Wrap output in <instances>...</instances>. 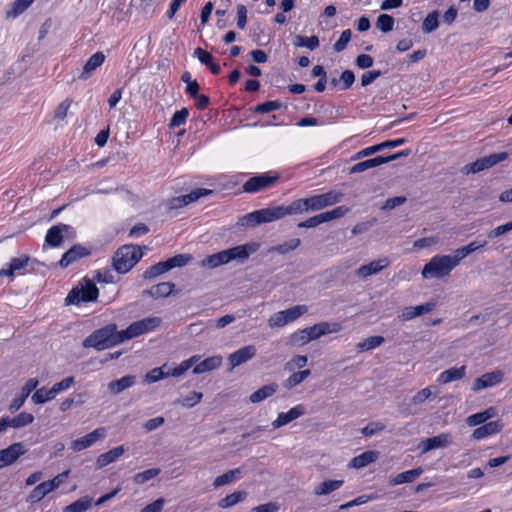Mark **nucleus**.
<instances>
[{
  "label": "nucleus",
  "mask_w": 512,
  "mask_h": 512,
  "mask_svg": "<svg viewBox=\"0 0 512 512\" xmlns=\"http://www.w3.org/2000/svg\"><path fill=\"white\" fill-rule=\"evenodd\" d=\"M325 207L323 199L319 194L309 198L295 200L289 205H279L259 209L248 213L243 219L246 221L247 225L256 226L262 223L279 220L287 215L301 214L309 210L316 211Z\"/></svg>",
  "instance_id": "nucleus-1"
},
{
  "label": "nucleus",
  "mask_w": 512,
  "mask_h": 512,
  "mask_svg": "<svg viewBox=\"0 0 512 512\" xmlns=\"http://www.w3.org/2000/svg\"><path fill=\"white\" fill-rule=\"evenodd\" d=\"M460 264L454 252L450 255L437 254L423 267L421 275L424 279H443Z\"/></svg>",
  "instance_id": "nucleus-2"
},
{
  "label": "nucleus",
  "mask_w": 512,
  "mask_h": 512,
  "mask_svg": "<svg viewBox=\"0 0 512 512\" xmlns=\"http://www.w3.org/2000/svg\"><path fill=\"white\" fill-rule=\"evenodd\" d=\"M123 343L120 331H117L116 324H108L97 329L83 341L84 347H92L97 350H104Z\"/></svg>",
  "instance_id": "nucleus-3"
},
{
  "label": "nucleus",
  "mask_w": 512,
  "mask_h": 512,
  "mask_svg": "<svg viewBox=\"0 0 512 512\" xmlns=\"http://www.w3.org/2000/svg\"><path fill=\"white\" fill-rule=\"evenodd\" d=\"M142 248L138 245H123L113 256V267L121 274L129 272L143 257Z\"/></svg>",
  "instance_id": "nucleus-4"
},
{
  "label": "nucleus",
  "mask_w": 512,
  "mask_h": 512,
  "mask_svg": "<svg viewBox=\"0 0 512 512\" xmlns=\"http://www.w3.org/2000/svg\"><path fill=\"white\" fill-rule=\"evenodd\" d=\"M99 291L96 285L89 279L74 287L65 298L66 305H79L82 302L95 301Z\"/></svg>",
  "instance_id": "nucleus-5"
},
{
  "label": "nucleus",
  "mask_w": 512,
  "mask_h": 512,
  "mask_svg": "<svg viewBox=\"0 0 512 512\" xmlns=\"http://www.w3.org/2000/svg\"><path fill=\"white\" fill-rule=\"evenodd\" d=\"M508 158L507 152L493 153L488 156L477 159L476 161L466 164L462 168L464 174H475L489 169L496 164L505 161Z\"/></svg>",
  "instance_id": "nucleus-6"
},
{
  "label": "nucleus",
  "mask_w": 512,
  "mask_h": 512,
  "mask_svg": "<svg viewBox=\"0 0 512 512\" xmlns=\"http://www.w3.org/2000/svg\"><path fill=\"white\" fill-rule=\"evenodd\" d=\"M407 155H409V150L401 151V152L395 153L390 156H376L374 158L367 159L365 161L356 163L349 169V174L361 173L368 169L375 168L377 166L391 162V161L396 160L402 156H407Z\"/></svg>",
  "instance_id": "nucleus-7"
},
{
  "label": "nucleus",
  "mask_w": 512,
  "mask_h": 512,
  "mask_svg": "<svg viewBox=\"0 0 512 512\" xmlns=\"http://www.w3.org/2000/svg\"><path fill=\"white\" fill-rule=\"evenodd\" d=\"M26 453V449L21 442L11 444L5 449L0 450V469L12 465L17 459Z\"/></svg>",
  "instance_id": "nucleus-8"
},
{
  "label": "nucleus",
  "mask_w": 512,
  "mask_h": 512,
  "mask_svg": "<svg viewBox=\"0 0 512 512\" xmlns=\"http://www.w3.org/2000/svg\"><path fill=\"white\" fill-rule=\"evenodd\" d=\"M277 179V175L270 176L268 174H261L254 176L244 183L243 190L247 193H255L264 188L270 187L276 182Z\"/></svg>",
  "instance_id": "nucleus-9"
},
{
  "label": "nucleus",
  "mask_w": 512,
  "mask_h": 512,
  "mask_svg": "<svg viewBox=\"0 0 512 512\" xmlns=\"http://www.w3.org/2000/svg\"><path fill=\"white\" fill-rule=\"evenodd\" d=\"M106 435V429L104 427L97 428L92 432L88 433L84 437L73 440L71 442V449L75 452L84 450L92 446L95 442L103 439Z\"/></svg>",
  "instance_id": "nucleus-10"
},
{
  "label": "nucleus",
  "mask_w": 512,
  "mask_h": 512,
  "mask_svg": "<svg viewBox=\"0 0 512 512\" xmlns=\"http://www.w3.org/2000/svg\"><path fill=\"white\" fill-rule=\"evenodd\" d=\"M211 193H212V190L205 189V188H197L186 195H181V196L174 197V198L170 199L169 200V208L170 209L182 208L194 201H197L199 198L209 195Z\"/></svg>",
  "instance_id": "nucleus-11"
},
{
  "label": "nucleus",
  "mask_w": 512,
  "mask_h": 512,
  "mask_svg": "<svg viewBox=\"0 0 512 512\" xmlns=\"http://www.w3.org/2000/svg\"><path fill=\"white\" fill-rule=\"evenodd\" d=\"M503 376L504 374L500 370L485 373L473 381L471 389L476 392L500 384L503 380Z\"/></svg>",
  "instance_id": "nucleus-12"
},
{
  "label": "nucleus",
  "mask_w": 512,
  "mask_h": 512,
  "mask_svg": "<svg viewBox=\"0 0 512 512\" xmlns=\"http://www.w3.org/2000/svg\"><path fill=\"white\" fill-rule=\"evenodd\" d=\"M74 231L71 226L66 224H58L52 226L46 234V242L52 247H58L62 242L64 235H73Z\"/></svg>",
  "instance_id": "nucleus-13"
},
{
  "label": "nucleus",
  "mask_w": 512,
  "mask_h": 512,
  "mask_svg": "<svg viewBox=\"0 0 512 512\" xmlns=\"http://www.w3.org/2000/svg\"><path fill=\"white\" fill-rule=\"evenodd\" d=\"M450 443V435L448 433H441L437 436L426 438L420 441L418 448L421 454H425L433 449L445 448Z\"/></svg>",
  "instance_id": "nucleus-14"
},
{
  "label": "nucleus",
  "mask_w": 512,
  "mask_h": 512,
  "mask_svg": "<svg viewBox=\"0 0 512 512\" xmlns=\"http://www.w3.org/2000/svg\"><path fill=\"white\" fill-rule=\"evenodd\" d=\"M390 265V261L387 257H383L377 260H373L366 265L360 266L356 270V275L360 278H367L371 275L380 273L383 269Z\"/></svg>",
  "instance_id": "nucleus-15"
},
{
  "label": "nucleus",
  "mask_w": 512,
  "mask_h": 512,
  "mask_svg": "<svg viewBox=\"0 0 512 512\" xmlns=\"http://www.w3.org/2000/svg\"><path fill=\"white\" fill-rule=\"evenodd\" d=\"M405 142H406V140L404 138L384 141L382 143H379V144H376V145H373V146H370V147H367V148H364V149L358 151L356 154H354L352 156L351 159L352 160L361 159V158L370 156L374 153H377L379 151H382L385 148L398 147V146L404 144Z\"/></svg>",
  "instance_id": "nucleus-16"
},
{
  "label": "nucleus",
  "mask_w": 512,
  "mask_h": 512,
  "mask_svg": "<svg viewBox=\"0 0 512 512\" xmlns=\"http://www.w3.org/2000/svg\"><path fill=\"white\" fill-rule=\"evenodd\" d=\"M305 414V407L302 404L296 405L291 408L288 412H281L277 418L271 423L273 429L280 428L288 423L296 420Z\"/></svg>",
  "instance_id": "nucleus-17"
},
{
  "label": "nucleus",
  "mask_w": 512,
  "mask_h": 512,
  "mask_svg": "<svg viewBox=\"0 0 512 512\" xmlns=\"http://www.w3.org/2000/svg\"><path fill=\"white\" fill-rule=\"evenodd\" d=\"M256 355V348L254 345H247L241 347L235 352L231 353L228 357L231 369L251 360Z\"/></svg>",
  "instance_id": "nucleus-18"
},
{
  "label": "nucleus",
  "mask_w": 512,
  "mask_h": 512,
  "mask_svg": "<svg viewBox=\"0 0 512 512\" xmlns=\"http://www.w3.org/2000/svg\"><path fill=\"white\" fill-rule=\"evenodd\" d=\"M38 384L39 381L36 378H30L22 387L20 395L16 396L12 400L9 406L10 412L13 413L18 411L23 406L25 400L31 394V392L37 388Z\"/></svg>",
  "instance_id": "nucleus-19"
},
{
  "label": "nucleus",
  "mask_w": 512,
  "mask_h": 512,
  "mask_svg": "<svg viewBox=\"0 0 512 512\" xmlns=\"http://www.w3.org/2000/svg\"><path fill=\"white\" fill-rule=\"evenodd\" d=\"M259 248V244L256 242L246 243L243 245L235 246L230 249H227L228 254L230 256V261L238 260L244 261L249 258V256L255 253Z\"/></svg>",
  "instance_id": "nucleus-20"
},
{
  "label": "nucleus",
  "mask_w": 512,
  "mask_h": 512,
  "mask_svg": "<svg viewBox=\"0 0 512 512\" xmlns=\"http://www.w3.org/2000/svg\"><path fill=\"white\" fill-rule=\"evenodd\" d=\"M104 61L105 55L103 52L94 53L84 64L78 78L80 80H87L91 77L93 72L104 63Z\"/></svg>",
  "instance_id": "nucleus-21"
},
{
  "label": "nucleus",
  "mask_w": 512,
  "mask_h": 512,
  "mask_svg": "<svg viewBox=\"0 0 512 512\" xmlns=\"http://www.w3.org/2000/svg\"><path fill=\"white\" fill-rule=\"evenodd\" d=\"M434 308H435L434 302H427L425 304L418 305V306H408L402 310L401 314L399 315V319L401 321H409V320H411L415 317H418L422 314L431 312Z\"/></svg>",
  "instance_id": "nucleus-22"
},
{
  "label": "nucleus",
  "mask_w": 512,
  "mask_h": 512,
  "mask_svg": "<svg viewBox=\"0 0 512 512\" xmlns=\"http://www.w3.org/2000/svg\"><path fill=\"white\" fill-rule=\"evenodd\" d=\"M89 254L90 251L87 248L81 245H75L63 254L62 258L59 261V265L62 268H66L73 262L77 261L82 257L88 256Z\"/></svg>",
  "instance_id": "nucleus-23"
},
{
  "label": "nucleus",
  "mask_w": 512,
  "mask_h": 512,
  "mask_svg": "<svg viewBox=\"0 0 512 512\" xmlns=\"http://www.w3.org/2000/svg\"><path fill=\"white\" fill-rule=\"evenodd\" d=\"M503 428L500 421H490L476 428L472 433V438L475 440H481L488 436L499 433Z\"/></svg>",
  "instance_id": "nucleus-24"
},
{
  "label": "nucleus",
  "mask_w": 512,
  "mask_h": 512,
  "mask_svg": "<svg viewBox=\"0 0 512 512\" xmlns=\"http://www.w3.org/2000/svg\"><path fill=\"white\" fill-rule=\"evenodd\" d=\"M315 326H310L301 330L296 331L291 335V343L296 345H305L312 340L318 339Z\"/></svg>",
  "instance_id": "nucleus-25"
},
{
  "label": "nucleus",
  "mask_w": 512,
  "mask_h": 512,
  "mask_svg": "<svg viewBox=\"0 0 512 512\" xmlns=\"http://www.w3.org/2000/svg\"><path fill=\"white\" fill-rule=\"evenodd\" d=\"M466 375V366L452 367L440 373L437 378L439 384H448L464 378Z\"/></svg>",
  "instance_id": "nucleus-26"
},
{
  "label": "nucleus",
  "mask_w": 512,
  "mask_h": 512,
  "mask_svg": "<svg viewBox=\"0 0 512 512\" xmlns=\"http://www.w3.org/2000/svg\"><path fill=\"white\" fill-rule=\"evenodd\" d=\"M175 288V284L172 282H162L152 286L150 289L144 290V296H150L152 298H162L169 296Z\"/></svg>",
  "instance_id": "nucleus-27"
},
{
  "label": "nucleus",
  "mask_w": 512,
  "mask_h": 512,
  "mask_svg": "<svg viewBox=\"0 0 512 512\" xmlns=\"http://www.w3.org/2000/svg\"><path fill=\"white\" fill-rule=\"evenodd\" d=\"M379 457V452L374 450L365 451L355 456L349 463V467L360 469L375 462Z\"/></svg>",
  "instance_id": "nucleus-28"
},
{
  "label": "nucleus",
  "mask_w": 512,
  "mask_h": 512,
  "mask_svg": "<svg viewBox=\"0 0 512 512\" xmlns=\"http://www.w3.org/2000/svg\"><path fill=\"white\" fill-rule=\"evenodd\" d=\"M229 262H230V256H229L228 251L226 249V250H222V251H220L218 253L206 256L201 261V266H203V267L207 266L209 268H216V267H219L221 265L227 264Z\"/></svg>",
  "instance_id": "nucleus-29"
},
{
  "label": "nucleus",
  "mask_w": 512,
  "mask_h": 512,
  "mask_svg": "<svg viewBox=\"0 0 512 512\" xmlns=\"http://www.w3.org/2000/svg\"><path fill=\"white\" fill-rule=\"evenodd\" d=\"M423 473V469L421 467H417L411 470H407L397 474L395 477L391 478L389 484L391 486H396L405 483H411L415 479H417Z\"/></svg>",
  "instance_id": "nucleus-30"
},
{
  "label": "nucleus",
  "mask_w": 512,
  "mask_h": 512,
  "mask_svg": "<svg viewBox=\"0 0 512 512\" xmlns=\"http://www.w3.org/2000/svg\"><path fill=\"white\" fill-rule=\"evenodd\" d=\"M223 358L220 355H214L204 359L202 362L196 364L193 369L194 374H202L208 371H212L220 367Z\"/></svg>",
  "instance_id": "nucleus-31"
},
{
  "label": "nucleus",
  "mask_w": 512,
  "mask_h": 512,
  "mask_svg": "<svg viewBox=\"0 0 512 512\" xmlns=\"http://www.w3.org/2000/svg\"><path fill=\"white\" fill-rule=\"evenodd\" d=\"M124 451L125 450L123 446H117L105 453L100 454L96 460L97 467L103 468L110 463H113L123 455Z\"/></svg>",
  "instance_id": "nucleus-32"
},
{
  "label": "nucleus",
  "mask_w": 512,
  "mask_h": 512,
  "mask_svg": "<svg viewBox=\"0 0 512 512\" xmlns=\"http://www.w3.org/2000/svg\"><path fill=\"white\" fill-rule=\"evenodd\" d=\"M136 383V377L133 375H126L122 378L111 381L108 384V389L112 394H119L123 392L124 390L132 387Z\"/></svg>",
  "instance_id": "nucleus-33"
},
{
  "label": "nucleus",
  "mask_w": 512,
  "mask_h": 512,
  "mask_svg": "<svg viewBox=\"0 0 512 512\" xmlns=\"http://www.w3.org/2000/svg\"><path fill=\"white\" fill-rule=\"evenodd\" d=\"M278 390V385L276 383H271V384H268V385H265L261 388H259L258 390H256L255 392H253L250 396H249V401L251 403H259L269 397H271L272 395H274Z\"/></svg>",
  "instance_id": "nucleus-34"
},
{
  "label": "nucleus",
  "mask_w": 512,
  "mask_h": 512,
  "mask_svg": "<svg viewBox=\"0 0 512 512\" xmlns=\"http://www.w3.org/2000/svg\"><path fill=\"white\" fill-rule=\"evenodd\" d=\"M496 414H497L496 408L489 407L482 412H478V413L468 416L466 419V423L469 426H477V425H480V424L486 422L487 420L495 417Z\"/></svg>",
  "instance_id": "nucleus-35"
},
{
  "label": "nucleus",
  "mask_w": 512,
  "mask_h": 512,
  "mask_svg": "<svg viewBox=\"0 0 512 512\" xmlns=\"http://www.w3.org/2000/svg\"><path fill=\"white\" fill-rule=\"evenodd\" d=\"M487 245V241H472L468 245L463 246L461 248L455 249L453 252L456 255L459 262H461L465 257H467L469 254L477 251L480 248H483Z\"/></svg>",
  "instance_id": "nucleus-36"
},
{
  "label": "nucleus",
  "mask_w": 512,
  "mask_h": 512,
  "mask_svg": "<svg viewBox=\"0 0 512 512\" xmlns=\"http://www.w3.org/2000/svg\"><path fill=\"white\" fill-rule=\"evenodd\" d=\"M29 257L22 256L12 258L8 269H2L4 276L12 277L15 273H19L22 269H25L28 265Z\"/></svg>",
  "instance_id": "nucleus-37"
},
{
  "label": "nucleus",
  "mask_w": 512,
  "mask_h": 512,
  "mask_svg": "<svg viewBox=\"0 0 512 512\" xmlns=\"http://www.w3.org/2000/svg\"><path fill=\"white\" fill-rule=\"evenodd\" d=\"M52 492V487L46 481L37 485L28 495L27 502L37 503L41 501L47 494Z\"/></svg>",
  "instance_id": "nucleus-38"
},
{
  "label": "nucleus",
  "mask_w": 512,
  "mask_h": 512,
  "mask_svg": "<svg viewBox=\"0 0 512 512\" xmlns=\"http://www.w3.org/2000/svg\"><path fill=\"white\" fill-rule=\"evenodd\" d=\"M342 485L343 480H326L315 487L314 494L317 496L328 495L339 489Z\"/></svg>",
  "instance_id": "nucleus-39"
},
{
  "label": "nucleus",
  "mask_w": 512,
  "mask_h": 512,
  "mask_svg": "<svg viewBox=\"0 0 512 512\" xmlns=\"http://www.w3.org/2000/svg\"><path fill=\"white\" fill-rule=\"evenodd\" d=\"M384 341L385 339L382 336H371L357 343L356 350L358 353L369 351L379 347Z\"/></svg>",
  "instance_id": "nucleus-40"
},
{
  "label": "nucleus",
  "mask_w": 512,
  "mask_h": 512,
  "mask_svg": "<svg viewBox=\"0 0 512 512\" xmlns=\"http://www.w3.org/2000/svg\"><path fill=\"white\" fill-rule=\"evenodd\" d=\"M34 421V416L31 413L28 412H21L17 416L10 418L8 416V425L12 428H22L29 424H31Z\"/></svg>",
  "instance_id": "nucleus-41"
},
{
  "label": "nucleus",
  "mask_w": 512,
  "mask_h": 512,
  "mask_svg": "<svg viewBox=\"0 0 512 512\" xmlns=\"http://www.w3.org/2000/svg\"><path fill=\"white\" fill-rule=\"evenodd\" d=\"M314 326L319 338L327 334L338 333L342 330V325L338 322L323 321L315 324Z\"/></svg>",
  "instance_id": "nucleus-42"
},
{
  "label": "nucleus",
  "mask_w": 512,
  "mask_h": 512,
  "mask_svg": "<svg viewBox=\"0 0 512 512\" xmlns=\"http://www.w3.org/2000/svg\"><path fill=\"white\" fill-rule=\"evenodd\" d=\"M92 506V498L84 496L70 505L66 506L63 512H85Z\"/></svg>",
  "instance_id": "nucleus-43"
},
{
  "label": "nucleus",
  "mask_w": 512,
  "mask_h": 512,
  "mask_svg": "<svg viewBox=\"0 0 512 512\" xmlns=\"http://www.w3.org/2000/svg\"><path fill=\"white\" fill-rule=\"evenodd\" d=\"M310 374H311V371L309 369L302 370L299 372H294L283 382V386L286 389H292L293 387L302 383L307 377L310 376Z\"/></svg>",
  "instance_id": "nucleus-44"
},
{
  "label": "nucleus",
  "mask_w": 512,
  "mask_h": 512,
  "mask_svg": "<svg viewBox=\"0 0 512 512\" xmlns=\"http://www.w3.org/2000/svg\"><path fill=\"white\" fill-rule=\"evenodd\" d=\"M241 475V469L235 468L225 472L224 474L215 478L213 486L215 488L231 483Z\"/></svg>",
  "instance_id": "nucleus-45"
},
{
  "label": "nucleus",
  "mask_w": 512,
  "mask_h": 512,
  "mask_svg": "<svg viewBox=\"0 0 512 512\" xmlns=\"http://www.w3.org/2000/svg\"><path fill=\"white\" fill-rule=\"evenodd\" d=\"M247 496V493L245 491H237L234 493H231L220 500L219 506L221 508H229L232 507L239 502L243 501Z\"/></svg>",
  "instance_id": "nucleus-46"
},
{
  "label": "nucleus",
  "mask_w": 512,
  "mask_h": 512,
  "mask_svg": "<svg viewBox=\"0 0 512 512\" xmlns=\"http://www.w3.org/2000/svg\"><path fill=\"white\" fill-rule=\"evenodd\" d=\"M191 260L192 256L190 254H178L164 261V263L167 270L169 271L176 267H183L187 265Z\"/></svg>",
  "instance_id": "nucleus-47"
},
{
  "label": "nucleus",
  "mask_w": 512,
  "mask_h": 512,
  "mask_svg": "<svg viewBox=\"0 0 512 512\" xmlns=\"http://www.w3.org/2000/svg\"><path fill=\"white\" fill-rule=\"evenodd\" d=\"M166 369H167L166 364H164L161 367L152 369L145 375L143 382L145 384H151V383H155L163 378H167L168 375H166V372H167Z\"/></svg>",
  "instance_id": "nucleus-48"
},
{
  "label": "nucleus",
  "mask_w": 512,
  "mask_h": 512,
  "mask_svg": "<svg viewBox=\"0 0 512 512\" xmlns=\"http://www.w3.org/2000/svg\"><path fill=\"white\" fill-rule=\"evenodd\" d=\"M294 45L296 47H306L309 50H315L319 46V39L314 35L311 37L297 35L294 39Z\"/></svg>",
  "instance_id": "nucleus-49"
},
{
  "label": "nucleus",
  "mask_w": 512,
  "mask_h": 512,
  "mask_svg": "<svg viewBox=\"0 0 512 512\" xmlns=\"http://www.w3.org/2000/svg\"><path fill=\"white\" fill-rule=\"evenodd\" d=\"M301 244V241L300 239L298 238H293V239H290L289 241H286L282 244H279V245H276V246H273L269 249L270 252H277L279 254H286L290 251H293L295 250L296 248H298Z\"/></svg>",
  "instance_id": "nucleus-50"
},
{
  "label": "nucleus",
  "mask_w": 512,
  "mask_h": 512,
  "mask_svg": "<svg viewBox=\"0 0 512 512\" xmlns=\"http://www.w3.org/2000/svg\"><path fill=\"white\" fill-rule=\"evenodd\" d=\"M34 0H15L11 9L7 11V17H17L22 14L25 10H27Z\"/></svg>",
  "instance_id": "nucleus-51"
},
{
  "label": "nucleus",
  "mask_w": 512,
  "mask_h": 512,
  "mask_svg": "<svg viewBox=\"0 0 512 512\" xmlns=\"http://www.w3.org/2000/svg\"><path fill=\"white\" fill-rule=\"evenodd\" d=\"M203 394L201 392L192 391L182 399L176 401L177 404L185 408H192L201 402Z\"/></svg>",
  "instance_id": "nucleus-52"
},
{
  "label": "nucleus",
  "mask_w": 512,
  "mask_h": 512,
  "mask_svg": "<svg viewBox=\"0 0 512 512\" xmlns=\"http://www.w3.org/2000/svg\"><path fill=\"white\" fill-rule=\"evenodd\" d=\"M161 472V469L160 468H151V469H148V470H145L143 472H139L137 474L134 475L133 477V481L136 483V484H144L146 482H148L149 480L155 478L156 476H158Z\"/></svg>",
  "instance_id": "nucleus-53"
},
{
  "label": "nucleus",
  "mask_w": 512,
  "mask_h": 512,
  "mask_svg": "<svg viewBox=\"0 0 512 512\" xmlns=\"http://www.w3.org/2000/svg\"><path fill=\"white\" fill-rule=\"evenodd\" d=\"M395 20L391 15L381 14L376 20V27L383 33L393 30Z\"/></svg>",
  "instance_id": "nucleus-54"
},
{
  "label": "nucleus",
  "mask_w": 512,
  "mask_h": 512,
  "mask_svg": "<svg viewBox=\"0 0 512 512\" xmlns=\"http://www.w3.org/2000/svg\"><path fill=\"white\" fill-rule=\"evenodd\" d=\"M55 397V394L52 393V389L47 390L46 388L42 387L34 392L31 399L34 404H43L54 399Z\"/></svg>",
  "instance_id": "nucleus-55"
},
{
  "label": "nucleus",
  "mask_w": 512,
  "mask_h": 512,
  "mask_svg": "<svg viewBox=\"0 0 512 512\" xmlns=\"http://www.w3.org/2000/svg\"><path fill=\"white\" fill-rule=\"evenodd\" d=\"M167 271L168 270L166 268L164 261H161V262H158V263L152 265L147 270H145L142 277L145 280H152Z\"/></svg>",
  "instance_id": "nucleus-56"
},
{
  "label": "nucleus",
  "mask_w": 512,
  "mask_h": 512,
  "mask_svg": "<svg viewBox=\"0 0 512 512\" xmlns=\"http://www.w3.org/2000/svg\"><path fill=\"white\" fill-rule=\"evenodd\" d=\"M308 311L307 306L305 305H296L289 309L283 310V314L287 323L293 322L298 319L300 316L305 314Z\"/></svg>",
  "instance_id": "nucleus-57"
},
{
  "label": "nucleus",
  "mask_w": 512,
  "mask_h": 512,
  "mask_svg": "<svg viewBox=\"0 0 512 512\" xmlns=\"http://www.w3.org/2000/svg\"><path fill=\"white\" fill-rule=\"evenodd\" d=\"M439 26L438 12L433 11L429 13L423 21L422 30L424 33H431Z\"/></svg>",
  "instance_id": "nucleus-58"
},
{
  "label": "nucleus",
  "mask_w": 512,
  "mask_h": 512,
  "mask_svg": "<svg viewBox=\"0 0 512 512\" xmlns=\"http://www.w3.org/2000/svg\"><path fill=\"white\" fill-rule=\"evenodd\" d=\"M120 333L123 342L144 334L138 321L131 323L126 329L120 331Z\"/></svg>",
  "instance_id": "nucleus-59"
},
{
  "label": "nucleus",
  "mask_w": 512,
  "mask_h": 512,
  "mask_svg": "<svg viewBox=\"0 0 512 512\" xmlns=\"http://www.w3.org/2000/svg\"><path fill=\"white\" fill-rule=\"evenodd\" d=\"M120 333L123 342L144 334L138 321L131 323L126 329L120 331Z\"/></svg>",
  "instance_id": "nucleus-60"
},
{
  "label": "nucleus",
  "mask_w": 512,
  "mask_h": 512,
  "mask_svg": "<svg viewBox=\"0 0 512 512\" xmlns=\"http://www.w3.org/2000/svg\"><path fill=\"white\" fill-rule=\"evenodd\" d=\"M138 323L140 324L143 333H147L159 327L162 323V319L157 316H151L138 320Z\"/></svg>",
  "instance_id": "nucleus-61"
},
{
  "label": "nucleus",
  "mask_w": 512,
  "mask_h": 512,
  "mask_svg": "<svg viewBox=\"0 0 512 512\" xmlns=\"http://www.w3.org/2000/svg\"><path fill=\"white\" fill-rule=\"evenodd\" d=\"M188 115L189 112L187 108H182L181 110L176 111L170 119L169 127L176 128L183 125L186 122Z\"/></svg>",
  "instance_id": "nucleus-62"
},
{
  "label": "nucleus",
  "mask_w": 512,
  "mask_h": 512,
  "mask_svg": "<svg viewBox=\"0 0 512 512\" xmlns=\"http://www.w3.org/2000/svg\"><path fill=\"white\" fill-rule=\"evenodd\" d=\"M282 107V103L280 101H266L264 103L258 104L254 108V112L256 113H269L280 109Z\"/></svg>",
  "instance_id": "nucleus-63"
},
{
  "label": "nucleus",
  "mask_w": 512,
  "mask_h": 512,
  "mask_svg": "<svg viewBox=\"0 0 512 512\" xmlns=\"http://www.w3.org/2000/svg\"><path fill=\"white\" fill-rule=\"evenodd\" d=\"M385 424L380 422V421H374V422H370L368 423L362 430V434L364 436H373L375 435L376 433H379L381 431H383L385 429Z\"/></svg>",
  "instance_id": "nucleus-64"
}]
</instances>
